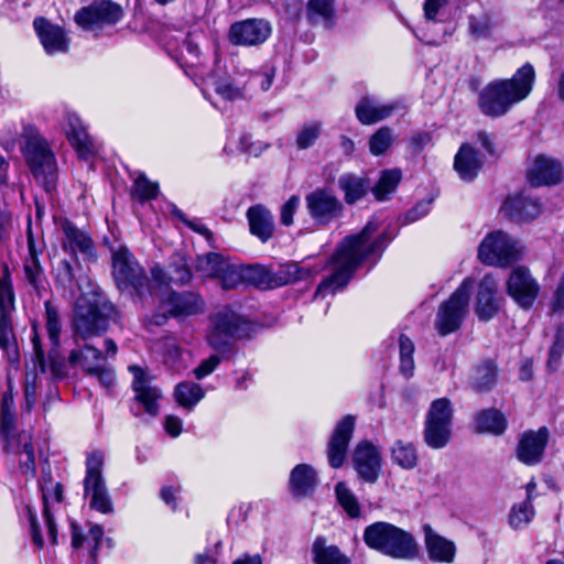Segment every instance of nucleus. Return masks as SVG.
<instances>
[{
	"label": "nucleus",
	"mask_w": 564,
	"mask_h": 564,
	"mask_svg": "<svg viewBox=\"0 0 564 564\" xmlns=\"http://www.w3.org/2000/svg\"><path fill=\"white\" fill-rule=\"evenodd\" d=\"M377 230L378 224L370 220L360 232L345 237L337 245L325 264V268H329L332 273L318 284L315 297H324L345 289L364 261L371 260V265L377 263L383 250L393 239L392 235L382 232L370 241Z\"/></svg>",
	"instance_id": "f257e3e1"
},
{
	"label": "nucleus",
	"mask_w": 564,
	"mask_h": 564,
	"mask_svg": "<svg viewBox=\"0 0 564 564\" xmlns=\"http://www.w3.org/2000/svg\"><path fill=\"white\" fill-rule=\"evenodd\" d=\"M535 72L531 64L520 67L510 79L489 83L478 95V107L488 117H501L525 99L532 90Z\"/></svg>",
	"instance_id": "f03ea898"
},
{
	"label": "nucleus",
	"mask_w": 564,
	"mask_h": 564,
	"mask_svg": "<svg viewBox=\"0 0 564 564\" xmlns=\"http://www.w3.org/2000/svg\"><path fill=\"white\" fill-rule=\"evenodd\" d=\"M367 546L393 558L412 560L419 554L414 536L389 522L378 521L364 531Z\"/></svg>",
	"instance_id": "7ed1b4c3"
},
{
	"label": "nucleus",
	"mask_w": 564,
	"mask_h": 564,
	"mask_svg": "<svg viewBox=\"0 0 564 564\" xmlns=\"http://www.w3.org/2000/svg\"><path fill=\"white\" fill-rule=\"evenodd\" d=\"M249 329L247 319L224 306L209 315L206 341L216 352L227 356L231 354L234 344L248 335Z\"/></svg>",
	"instance_id": "20e7f679"
},
{
	"label": "nucleus",
	"mask_w": 564,
	"mask_h": 564,
	"mask_svg": "<svg viewBox=\"0 0 564 564\" xmlns=\"http://www.w3.org/2000/svg\"><path fill=\"white\" fill-rule=\"evenodd\" d=\"M242 282L261 288L282 286L292 282L302 281L317 274L319 269H312L299 263H288L276 272H270L262 265H241Z\"/></svg>",
	"instance_id": "39448f33"
},
{
	"label": "nucleus",
	"mask_w": 564,
	"mask_h": 564,
	"mask_svg": "<svg viewBox=\"0 0 564 564\" xmlns=\"http://www.w3.org/2000/svg\"><path fill=\"white\" fill-rule=\"evenodd\" d=\"M112 275L121 291L134 292L140 299L150 291L145 271L126 247L112 252Z\"/></svg>",
	"instance_id": "423d86ee"
},
{
	"label": "nucleus",
	"mask_w": 564,
	"mask_h": 564,
	"mask_svg": "<svg viewBox=\"0 0 564 564\" xmlns=\"http://www.w3.org/2000/svg\"><path fill=\"white\" fill-rule=\"evenodd\" d=\"M473 286L474 281L465 279L451 297L438 306L434 327L441 336H447L460 328L468 313Z\"/></svg>",
	"instance_id": "0eeeda50"
},
{
	"label": "nucleus",
	"mask_w": 564,
	"mask_h": 564,
	"mask_svg": "<svg viewBox=\"0 0 564 564\" xmlns=\"http://www.w3.org/2000/svg\"><path fill=\"white\" fill-rule=\"evenodd\" d=\"M15 295L8 269L0 278V349L11 365L19 364L20 352L12 327Z\"/></svg>",
	"instance_id": "6e6552de"
},
{
	"label": "nucleus",
	"mask_w": 564,
	"mask_h": 564,
	"mask_svg": "<svg viewBox=\"0 0 564 564\" xmlns=\"http://www.w3.org/2000/svg\"><path fill=\"white\" fill-rule=\"evenodd\" d=\"M524 247L520 240L502 230L486 235L478 247V259L487 265L506 267L522 258Z\"/></svg>",
	"instance_id": "1a4fd4ad"
},
{
	"label": "nucleus",
	"mask_w": 564,
	"mask_h": 564,
	"mask_svg": "<svg viewBox=\"0 0 564 564\" xmlns=\"http://www.w3.org/2000/svg\"><path fill=\"white\" fill-rule=\"evenodd\" d=\"M104 464L105 454L101 451H94L87 455L84 492L85 496L90 497L91 509L109 514L113 512V505L102 476Z\"/></svg>",
	"instance_id": "9d476101"
},
{
	"label": "nucleus",
	"mask_w": 564,
	"mask_h": 564,
	"mask_svg": "<svg viewBox=\"0 0 564 564\" xmlns=\"http://www.w3.org/2000/svg\"><path fill=\"white\" fill-rule=\"evenodd\" d=\"M453 408L447 398L434 400L424 423V442L433 449L444 448L451 441Z\"/></svg>",
	"instance_id": "9b49d317"
},
{
	"label": "nucleus",
	"mask_w": 564,
	"mask_h": 564,
	"mask_svg": "<svg viewBox=\"0 0 564 564\" xmlns=\"http://www.w3.org/2000/svg\"><path fill=\"white\" fill-rule=\"evenodd\" d=\"M112 312L113 306L107 303L102 306L97 301L78 304L74 321L75 335L84 340L101 335L108 328Z\"/></svg>",
	"instance_id": "f8f14e48"
},
{
	"label": "nucleus",
	"mask_w": 564,
	"mask_h": 564,
	"mask_svg": "<svg viewBox=\"0 0 564 564\" xmlns=\"http://www.w3.org/2000/svg\"><path fill=\"white\" fill-rule=\"evenodd\" d=\"M24 155L35 177H43L47 184L53 182L56 172V160L47 141L39 133L30 131L25 134Z\"/></svg>",
	"instance_id": "ddd939ff"
},
{
	"label": "nucleus",
	"mask_w": 564,
	"mask_h": 564,
	"mask_svg": "<svg viewBox=\"0 0 564 564\" xmlns=\"http://www.w3.org/2000/svg\"><path fill=\"white\" fill-rule=\"evenodd\" d=\"M206 307L203 297L195 292H171L162 302L161 310L163 313H158L152 316V322L155 325H163L169 317L186 318L204 313Z\"/></svg>",
	"instance_id": "4468645a"
},
{
	"label": "nucleus",
	"mask_w": 564,
	"mask_h": 564,
	"mask_svg": "<svg viewBox=\"0 0 564 564\" xmlns=\"http://www.w3.org/2000/svg\"><path fill=\"white\" fill-rule=\"evenodd\" d=\"M123 17V9L111 0H96L78 10L74 17L78 26L94 31L118 23Z\"/></svg>",
	"instance_id": "2eb2a0df"
},
{
	"label": "nucleus",
	"mask_w": 564,
	"mask_h": 564,
	"mask_svg": "<svg viewBox=\"0 0 564 564\" xmlns=\"http://www.w3.org/2000/svg\"><path fill=\"white\" fill-rule=\"evenodd\" d=\"M508 295L523 310L534 304L540 292V285L525 267L514 268L507 280Z\"/></svg>",
	"instance_id": "dca6fc26"
},
{
	"label": "nucleus",
	"mask_w": 564,
	"mask_h": 564,
	"mask_svg": "<svg viewBox=\"0 0 564 564\" xmlns=\"http://www.w3.org/2000/svg\"><path fill=\"white\" fill-rule=\"evenodd\" d=\"M272 28L265 19H246L235 22L228 31L231 44L239 46H259L271 35Z\"/></svg>",
	"instance_id": "f3484780"
},
{
	"label": "nucleus",
	"mask_w": 564,
	"mask_h": 564,
	"mask_svg": "<svg viewBox=\"0 0 564 564\" xmlns=\"http://www.w3.org/2000/svg\"><path fill=\"white\" fill-rule=\"evenodd\" d=\"M310 216L318 225H328L343 213V204L338 197L326 188H317L305 196Z\"/></svg>",
	"instance_id": "a211bd4d"
},
{
	"label": "nucleus",
	"mask_w": 564,
	"mask_h": 564,
	"mask_svg": "<svg viewBox=\"0 0 564 564\" xmlns=\"http://www.w3.org/2000/svg\"><path fill=\"white\" fill-rule=\"evenodd\" d=\"M45 327L51 343L48 352V367L55 379H62L66 376V362L59 352V335L62 323L58 310L50 302H45Z\"/></svg>",
	"instance_id": "6ab92c4d"
},
{
	"label": "nucleus",
	"mask_w": 564,
	"mask_h": 564,
	"mask_svg": "<svg viewBox=\"0 0 564 564\" xmlns=\"http://www.w3.org/2000/svg\"><path fill=\"white\" fill-rule=\"evenodd\" d=\"M352 466L358 477L368 484H375L382 470L381 453L371 442H359L352 452Z\"/></svg>",
	"instance_id": "aec40b11"
},
{
	"label": "nucleus",
	"mask_w": 564,
	"mask_h": 564,
	"mask_svg": "<svg viewBox=\"0 0 564 564\" xmlns=\"http://www.w3.org/2000/svg\"><path fill=\"white\" fill-rule=\"evenodd\" d=\"M355 425L356 417L351 414L345 415L337 422L327 444V459L330 467L337 469L344 465Z\"/></svg>",
	"instance_id": "412c9836"
},
{
	"label": "nucleus",
	"mask_w": 564,
	"mask_h": 564,
	"mask_svg": "<svg viewBox=\"0 0 564 564\" xmlns=\"http://www.w3.org/2000/svg\"><path fill=\"white\" fill-rule=\"evenodd\" d=\"M549 442V430L540 427L538 431L524 432L518 442L516 456L519 462L527 466L539 464Z\"/></svg>",
	"instance_id": "4be33fe9"
},
{
	"label": "nucleus",
	"mask_w": 564,
	"mask_h": 564,
	"mask_svg": "<svg viewBox=\"0 0 564 564\" xmlns=\"http://www.w3.org/2000/svg\"><path fill=\"white\" fill-rule=\"evenodd\" d=\"M129 370L133 375L132 389L135 393L134 400L145 413L156 416L159 413V400L162 398L161 390L152 386L142 368L130 366Z\"/></svg>",
	"instance_id": "5701e85b"
},
{
	"label": "nucleus",
	"mask_w": 564,
	"mask_h": 564,
	"mask_svg": "<svg viewBox=\"0 0 564 564\" xmlns=\"http://www.w3.org/2000/svg\"><path fill=\"white\" fill-rule=\"evenodd\" d=\"M34 30L48 55L64 54L69 50V39L65 30L50 22L43 17L35 18L33 21Z\"/></svg>",
	"instance_id": "b1692460"
},
{
	"label": "nucleus",
	"mask_w": 564,
	"mask_h": 564,
	"mask_svg": "<svg viewBox=\"0 0 564 564\" xmlns=\"http://www.w3.org/2000/svg\"><path fill=\"white\" fill-rule=\"evenodd\" d=\"M562 164L546 155H538L528 170L527 178L532 186H551L562 181Z\"/></svg>",
	"instance_id": "393cba45"
},
{
	"label": "nucleus",
	"mask_w": 564,
	"mask_h": 564,
	"mask_svg": "<svg viewBox=\"0 0 564 564\" xmlns=\"http://www.w3.org/2000/svg\"><path fill=\"white\" fill-rule=\"evenodd\" d=\"M400 107L399 101L383 104L375 97L364 96L355 107V115L361 124L371 126L390 118Z\"/></svg>",
	"instance_id": "a878e982"
},
{
	"label": "nucleus",
	"mask_w": 564,
	"mask_h": 564,
	"mask_svg": "<svg viewBox=\"0 0 564 564\" xmlns=\"http://www.w3.org/2000/svg\"><path fill=\"white\" fill-rule=\"evenodd\" d=\"M63 129L78 155L88 159L95 153V145L80 118L74 112L65 115Z\"/></svg>",
	"instance_id": "bb28decb"
},
{
	"label": "nucleus",
	"mask_w": 564,
	"mask_h": 564,
	"mask_svg": "<svg viewBox=\"0 0 564 564\" xmlns=\"http://www.w3.org/2000/svg\"><path fill=\"white\" fill-rule=\"evenodd\" d=\"M496 280L487 274L478 285L475 312L480 321L488 322L494 318L500 310L497 294Z\"/></svg>",
	"instance_id": "cd10ccee"
},
{
	"label": "nucleus",
	"mask_w": 564,
	"mask_h": 564,
	"mask_svg": "<svg viewBox=\"0 0 564 564\" xmlns=\"http://www.w3.org/2000/svg\"><path fill=\"white\" fill-rule=\"evenodd\" d=\"M62 230L65 236L63 249L73 254L80 253L84 260H96V250L91 238L78 229L72 221L65 219L62 223Z\"/></svg>",
	"instance_id": "c85d7f7f"
},
{
	"label": "nucleus",
	"mask_w": 564,
	"mask_h": 564,
	"mask_svg": "<svg viewBox=\"0 0 564 564\" xmlns=\"http://www.w3.org/2000/svg\"><path fill=\"white\" fill-rule=\"evenodd\" d=\"M502 210L512 221H531L541 215L542 205L538 198L520 194L509 197Z\"/></svg>",
	"instance_id": "c756f323"
},
{
	"label": "nucleus",
	"mask_w": 564,
	"mask_h": 564,
	"mask_svg": "<svg viewBox=\"0 0 564 564\" xmlns=\"http://www.w3.org/2000/svg\"><path fill=\"white\" fill-rule=\"evenodd\" d=\"M152 278L160 284L174 283L185 285L191 282L193 274L186 259L180 253L171 257L166 270L161 267H154L151 271Z\"/></svg>",
	"instance_id": "7c9ffc66"
},
{
	"label": "nucleus",
	"mask_w": 564,
	"mask_h": 564,
	"mask_svg": "<svg viewBox=\"0 0 564 564\" xmlns=\"http://www.w3.org/2000/svg\"><path fill=\"white\" fill-rule=\"evenodd\" d=\"M422 529L429 558L433 562L452 563L456 554L454 542L436 533L430 524H424Z\"/></svg>",
	"instance_id": "2f4dec72"
},
{
	"label": "nucleus",
	"mask_w": 564,
	"mask_h": 564,
	"mask_svg": "<svg viewBox=\"0 0 564 564\" xmlns=\"http://www.w3.org/2000/svg\"><path fill=\"white\" fill-rule=\"evenodd\" d=\"M317 482V473L313 466L299 464L290 473L289 489L293 497L303 498L315 490Z\"/></svg>",
	"instance_id": "473e14b6"
},
{
	"label": "nucleus",
	"mask_w": 564,
	"mask_h": 564,
	"mask_svg": "<svg viewBox=\"0 0 564 564\" xmlns=\"http://www.w3.org/2000/svg\"><path fill=\"white\" fill-rule=\"evenodd\" d=\"M482 167V160L470 144L460 145L454 159V169L464 182L474 181Z\"/></svg>",
	"instance_id": "72a5a7b5"
},
{
	"label": "nucleus",
	"mask_w": 564,
	"mask_h": 564,
	"mask_svg": "<svg viewBox=\"0 0 564 564\" xmlns=\"http://www.w3.org/2000/svg\"><path fill=\"white\" fill-rule=\"evenodd\" d=\"M247 219L251 235L261 242L269 241L274 234V217L271 212L262 205L251 206L247 210Z\"/></svg>",
	"instance_id": "f704fd0d"
},
{
	"label": "nucleus",
	"mask_w": 564,
	"mask_h": 564,
	"mask_svg": "<svg viewBox=\"0 0 564 564\" xmlns=\"http://www.w3.org/2000/svg\"><path fill=\"white\" fill-rule=\"evenodd\" d=\"M54 274L56 283L72 294H75L76 290L84 293V282L90 284L88 278L82 273L79 263L73 265L69 261L62 260L57 263Z\"/></svg>",
	"instance_id": "c9c22d12"
},
{
	"label": "nucleus",
	"mask_w": 564,
	"mask_h": 564,
	"mask_svg": "<svg viewBox=\"0 0 564 564\" xmlns=\"http://www.w3.org/2000/svg\"><path fill=\"white\" fill-rule=\"evenodd\" d=\"M206 85L210 86L217 95L226 100L234 101L243 98L242 88L219 65L207 76Z\"/></svg>",
	"instance_id": "e433bc0d"
},
{
	"label": "nucleus",
	"mask_w": 564,
	"mask_h": 564,
	"mask_svg": "<svg viewBox=\"0 0 564 564\" xmlns=\"http://www.w3.org/2000/svg\"><path fill=\"white\" fill-rule=\"evenodd\" d=\"M314 564H352L351 558L335 544H328L326 538L319 535L312 544Z\"/></svg>",
	"instance_id": "4c0bfd02"
},
{
	"label": "nucleus",
	"mask_w": 564,
	"mask_h": 564,
	"mask_svg": "<svg viewBox=\"0 0 564 564\" xmlns=\"http://www.w3.org/2000/svg\"><path fill=\"white\" fill-rule=\"evenodd\" d=\"M338 188L344 193L345 203L354 205L367 195L371 186L367 177L347 172L339 176Z\"/></svg>",
	"instance_id": "58836bf2"
},
{
	"label": "nucleus",
	"mask_w": 564,
	"mask_h": 564,
	"mask_svg": "<svg viewBox=\"0 0 564 564\" xmlns=\"http://www.w3.org/2000/svg\"><path fill=\"white\" fill-rule=\"evenodd\" d=\"M498 379V367L492 360H485L475 367L469 384L477 393H486L494 389Z\"/></svg>",
	"instance_id": "ea45409f"
},
{
	"label": "nucleus",
	"mask_w": 564,
	"mask_h": 564,
	"mask_svg": "<svg viewBox=\"0 0 564 564\" xmlns=\"http://www.w3.org/2000/svg\"><path fill=\"white\" fill-rule=\"evenodd\" d=\"M475 422L479 432H488L497 435L502 434L507 426L506 417L496 409H487L478 412Z\"/></svg>",
	"instance_id": "a19ab883"
},
{
	"label": "nucleus",
	"mask_w": 564,
	"mask_h": 564,
	"mask_svg": "<svg viewBox=\"0 0 564 564\" xmlns=\"http://www.w3.org/2000/svg\"><path fill=\"white\" fill-rule=\"evenodd\" d=\"M205 395L198 383L192 381L180 382L174 389V398L178 405L192 410Z\"/></svg>",
	"instance_id": "79ce46f5"
},
{
	"label": "nucleus",
	"mask_w": 564,
	"mask_h": 564,
	"mask_svg": "<svg viewBox=\"0 0 564 564\" xmlns=\"http://www.w3.org/2000/svg\"><path fill=\"white\" fill-rule=\"evenodd\" d=\"M228 259L217 252H208L196 258L195 269L202 276L218 279Z\"/></svg>",
	"instance_id": "37998d69"
},
{
	"label": "nucleus",
	"mask_w": 564,
	"mask_h": 564,
	"mask_svg": "<svg viewBox=\"0 0 564 564\" xmlns=\"http://www.w3.org/2000/svg\"><path fill=\"white\" fill-rule=\"evenodd\" d=\"M402 178V172L399 169H390L381 172L377 184L370 188L377 200H384L393 193Z\"/></svg>",
	"instance_id": "c03bdc74"
},
{
	"label": "nucleus",
	"mask_w": 564,
	"mask_h": 564,
	"mask_svg": "<svg viewBox=\"0 0 564 564\" xmlns=\"http://www.w3.org/2000/svg\"><path fill=\"white\" fill-rule=\"evenodd\" d=\"M391 457L404 469H413L417 464L416 447L410 442L397 441L391 448Z\"/></svg>",
	"instance_id": "a18cd8bd"
},
{
	"label": "nucleus",
	"mask_w": 564,
	"mask_h": 564,
	"mask_svg": "<svg viewBox=\"0 0 564 564\" xmlns=\"http://www.w3.org/2000/svg\"><path fill=\"white\" fill-rule=\"evenodd\" d=\"M50 497L54 498L57 502L62 501L63 497V488L59 482L53 486L52 491L45 486L42 487V498H43V517L45 519V523L47 527L48 535L53 543L56 542L57 539V529L53 519V514L48 509V499Z\"/></svg>",
	"instance_id": "49530a36"
},
{
	"label": "nucleus",
	"mask_w": 564,
	"mask_h": 564,
	"mask_svg": "<svg viewBox=\"0 0 564 564\" xmlns=\"http://www.w3.org/2000/svg\"><path fill=\"white\" fill-rule=\"evenodd\" d=\"M334 17V0H308L307 18L316 24L324 22L329 24Z\"/></svg>",
	"instance_id": "de8ad7c7"
},
{
	"label": "nucleus",
	"mask_w": 564,
	"mask_h": 564,
	"mask_svg": "<svg viewBox=\"0 0 564 564\" xmlns=\"http://www.w3.org/2000/svg\"><path fill=\"white\" fill-rule=\"evenodd\" d=\"M159 194V184L151 182L144 173L138 175L133 182L131 196L133 199L144 203L154 199Z\"/></svg>",
	"instance_id": "09e8293b"
},
{
	"label": "nucleus",
	"mask_w": 564,
	"mask_h": 564,
	"mask_svg": "<svg viewBox=\"0 0 564 564\" xmlns=\"http://www.w3.org/2000/svg\"><path fill=\"white\" fill-rule=\"evenodd\" d=\"M83 370L88 376L97 378L99 383L105 388L112 387L116 381L115 370L110 366L106 364H91L88 360V356L84 358Z\"/></svg>",
	"instance_id": "8fccbe9b"
},
{
	"label": "nucleus",
	"mask_w": 564,
	"mask_h": 564,
	"mask_svg": "<svg viewBox=\"0 0 564 564\" xmlns=\"http://www.w3.org/2000/svg\"><path fill=\"white\" fill-rule=\"evenodd\" d=\"M336 498L346 513L357 519L360 517V505L352 491L344 484L338 482L335 487Z\"/></svg>",
	"instance_id": "3c124183"
},
{
	"label": "nucleus",
	"mask_w": 564,
	"mask_h": 564,
	"mask_svg": "<svg viewBox=\"0 0 564 564\" xmlns=\"http://www.w3.org/2000/svg\"><path fill=\"white\" fill-rule=\"evenodd\" d=\"M393 143V131L390 127L379 128L369 138V151L372 155L379 156L386 154Z\"/></svg>",
	"instance_id": "603ef678"
},
{
	"label": "nucleus",
	"mask_w": 564,
	"mask_h": 564,
	"mask_svg": "<svg viewBox=\"0 0 564 564\" xmlns=\"http://www.w3.org/2000/svg\"><path fill=\"white\" fill-rule=\"evenodd\" d=\"M534 516V509L530 500H525L512 507L509 514V524L520 530L528 525Z\"/></svg>",
	"instance_id": "864d4df0"
},
{
	"label": "nucleus",
	"mask_w": 564,
	"mask_h": 564,
	"mask_svg": "<svg viewBox=\"0 0 564 564\" xmlns=\"http://www.w3.org/2000/svg\"><path fill=\"white\" fill-rule=\"evenodd\" d=\"M20 442L23 443L20 451V468L25 475L34 476L36 473V463L34 456V447L28 434L23 433L20 436Z\"/></svg>",
	"instance_id": "5fc2aeb1"
},
{
	"label": "nucleus",
	"mask_w": 564,
	"mask_h": 564,
	"mask_svg": "<svg viewBox=\"0 0 564 564\" xmlns=\"http://www.w3.org/2000/svg\"><path fill=\"white\" fill-rule=\"evenodd\" d=\"M322 123L308 122L305 123L297 132L295 144L299 150L310 149L315 144L321 135Z\"/></svg>",
	"instance_id": "6e6d98bb"
},
{
	"label": "nucleus",
	"mask_w": 564,
	"mask_h": 564,
	"mask_svg": "<svg viewBox=\"0 0 564 564\" xmlns=\"http://www.w3.org/2000/svg\"><path fill=\"white\" fill-rule=\"evenodd\" d=\"M24 274L28 282L40 294L41 289L44 288V271L41 267L40 260L35 258H26L24 262Z\"/></svg>",
	"instance_id": "4d7b16f0"
},
{
	"label": "nucleus",
	"mask_w": 564,
	"mask_h": 564,
	"mask_svg": "<svg viewBox=\"0 0 564 564\" xmlns=\"http://www.w3.org/2000/svg\"><path fill=\"white\" fill-rule=\"evenodd\" d=\"M218 280L224 290H232L243 284L241 265L232 264L228 260Z\"/></svg>",
	"instance_id": "13d9d810"
},
{
	"label": "nucleus",
	"mask_w": 564,
	"mask_h": 564,
	"mask_svg": "<svg viewBox=\"0 0 564 564\" xmlns=\"http://www.w3.org/2000/svg\"><path fill=\"white\" fill-rule=\"evenodd\" d=\"M564 352V326L556 329L554 341L549 350L546 367L550 371H556Z\"/></svg>",
	"instance_id": "bf43d9fd"
},
{
	"label": "nucleus",
	"mask_w": 564,
	"mask_h": 564,
	"mask_svg": "<svg viewBox=\"0 0 564 564\" xmlns=\"http://www.w3.org/2000/svg\"><path fill=\"white\" fill-rule=\"evenodd\" d=\"M88 356V360L91 364L104 360L105 356L102 351L90 344H85L83 350L73 349L68 356V362L72 366L80 365L83 367L84 358Z\"/></svg>",
	"instance_id": "052dcab7"
},
{
	"label": "nucleus",
	"mask_w": 564,
	"mask_h": 564,
	"mask_svg": "<svg viewBox=\"0 0 564 564\" xmlns=\"http://www.w3.org/2000/svg\"><path fill=\"white\" fill-rule=\"evenodd\" d=\"M221 355L215 354L209 356L208 358L204 359L195 369L194 375L197 380H202L203 378L210 375L220 364L221 361ZM225 358H228L229 355L224 356Z\"/></svg>",
	"instance_id": "680f3d73"
},
{
	"label": "nucleus",
	"mask_w": 564,
	"mask_h": 564,
	"mask_svg": "<svg viewBox=\"0 0 564 564\" xmlns=\"http://www.w3.org/2000/svg\"><path fill=\"white\" fill-rule=\"evenodd\" d=\"M469 30L470 33L477 37H487L491 31V22L490 19L486 15L482 17H470L469 18Z\"/></svg>",
	"instance_id": "e2e57ef3"
},
{
	"label": "nucleus",
	"mask_w": 564,
	"mask_h": 564,
	"mask_svg": "<svg viewBox=\"0 0 564 564\" xmlns=\"http://www.w3.org/2000/svg\"><path fill=\"white\" fill-rule=\"evenodd\" d=\"M300 206V197L296 195L291 196L282 206L280 212V220L284 226L293 224V217Z\"/></svg>",
	"instance_id": "0e129e2a"
},
{
	"label": "nucleus",
	"mask_w": 564,
	"mask_h": 564,
	"mask_svg": "<svg viewBox=\"0 0 564 564\" xmlns=\"http://www.w3.org/2000/svg\"><path fill=\"white\" fill-rule=\"evenodd\" d=\"M180 53L183 57H188V63L193 64L198 59L200 53L199 46L192 35L188 34L183 39L180 45Z\"/></svg>",
	"instance_id": "69168bd1"
},
{
	"label": "nucleus",
	"mask_w": 564,
	"mask_h": 564,
	"mask_svg": "<svg viewBox=\"0 0 564 564\" xmlns=\"http://www.w3.org/2000/svg\"><path fill=\"white\" fill-rule=\"evenodd\" d=\"M104 538V529L99 524H93L89 529L87 539L93 542L91 549H90V560L93 564L96 563L98 557V551L100 547V543Z\"/></svg>",
	"instance_id": "338daca9"
},
{
	"label": "nucleus",
	"mask_w": 564,
	"mask_h": 564,
	"mask_svg": "<svg viewBox=\"0 0 564 564\" xmlns=\"http://www.w3.org/2000/svg\"><path fill=\"white\" fill-rule=\"evenodd\" d=\"M32 346L34 351V358L33 361L35 364V368H37L41 372H45L47 368L45 354L40 340V337L36 333L32 336Z\"/></svg>",
	"instance_id": "774afa93"
}]
</instances>
